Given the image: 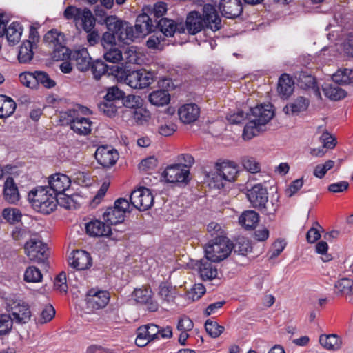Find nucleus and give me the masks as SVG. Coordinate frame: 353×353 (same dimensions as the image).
Segmentation results:
<instances>
[{
  "label": "nucleus",
  "mask_w": 353,
  "mask_h": 353,
  "mask_svg": "<svg viewBox=\"0 0 353 353\" xmlns=\"http://www.w3.org/2000/svg\"><path fill=\"white\" fill-rule=\"evenodd\" d=\"M190 170L186 165L177 163L168 165L163 176L169 183H187L189 181Z\"/></svg>",
  "instance_id": "obj_11"
},
{
  "label": "nucleus",
  "mask_w": 353,
  "mask_h": 353,
  "mask_svg": "<svg viewBox=\"0 0 353 353\" xmlns=\"http://www.w3.org/2000/svg\"><path fill=\"white\" fill-rule=\"evenodd\" d=\"M69 53L68 58L75 61L78 70L86 72L90 70L92 61H91L92 58L86 48H83L72 52L70 50Z\"/></svg>",
  "instance_id": "obj_22"
},
{
  "label": "nucleus",
  "mask_w": 353,
  "mask_h": 353,
  "mask_svg": "<svg viewBox=\"0 0 353 353\" xmlns=\"http://www.w3.org/2000/svg\"><path fill=\"white\" fill-rule=\"evenodd\" d=\"M13 320L11 315L6 314H0V336L9 333L12 327Z\"/></svg>",
  "instance_id": "obj_57"
},
{
  "label": "nucleus",
  "mask_w": 353,
  "mask_h": 353,
  "mask_svg": "<svg viewBox=\"0 0 353 353\" xmlns=\"http://www.w3.org/2000/svg\"><path fill=\"white\" fill-rule=\"evenodd\" d=\"M42 277L41 271L35 266L27 268L24 273V280L26 282L38 283L41 281Z\"/></svg>",
  "instance_id": "obj_52"
},
{
  "label": "nucleus",
  "mask_w": 353,
  "mask_h": 353,
  "mask_svg": "<svg viewBox=\"0 0 353 353\" xmlns=\"http://www.w3.org/2000/svg\"><path fill=\"white\" fill-rule=\"evenodd\" d=\"M36 88L41 84L47 89H51L56 86L55 81L52 79L48 74L44 71L36 70L34 72Z\"/></svg>",
  "instance_id": "obj_43"
},
{
  "label": "nucleus",
  "mask_w": 353,
  "mask_h": 353,
  "mask_svg": "<svg viewBox=\"0 0 353 353\" xmlns=\"http://www.w3.org/2000/svg\"><path fill=\"white\" fill-rule=\"evenodd\" d=\"M94 157L97 162L103 167L110 168L116 163L119 159V154L116 150L107 145H102L97 149Z\"/></svg>",
  "instance_id": "obj_17"
},
{
  "label": "nucleus",
  "mask_w": 353,
  "mask_h": 353,
  "mask_svg": "<svg viewBox=\"0 0 353 353\" xmlns=\"http://www.w3.org/2000/svg\"><path fill=\"white\" fill-rule=\"evenodd\" d=\"M130 201L134 208L139 211H145L152 206L154 196L150 189L141 187L132 192Z\"/></svg>",
  "instance_id": "obj_10"
},
{
  "label": "nucleus",
  "mask_w": 353,
  "mask_h": 353,
  "mask_svg": "<svg viewBox=\"0 0 353 353\" xmlns=\"http://www.w3.org/2000/svg\"><path fill=\"white\" fill-rule=\"evenodd\" d=\"M90 70L92 71L94 79L99 81L104 75H112L117 78L121 66L108 65L101 59H96L92 62Z\"/></svg>",
  "instance_id": "obj_16"
},
{
  "label": "nucleus",
  "mask_w": 353,
  "mask_h": 353,
  "mask_svg": "<svg viewBox=\"0 0 353 353\" xmlns=\"http://www.w3.org/2000/svg\"><path fill=\"white\" fill-rule=\"evenodd\" d=\"M334 165L335 162L332 160H328L324 164H319L314 170V175L319 179H322Z\"/></svg>",
  "instance_id": "obj_59"
},
{
  "label": "nucleus",
  "mask_w": 353,
  "mask_h": 353,
  "mask_svg": "<svg viewBox=\"0 0 353 353\" xmlns=\"http://www.w3.org/2000/svg\"><path fill=\"white\" fill-rule=\"evenodd\" d=\"M274 114L268 105H259L251 108L249 113L245 114L243 110H239L236 113L229 115L227 119L232 124H239L245 119H249V122L244 127L242 137L244 140H250L265 130V125L272 119Z\"/></svg>",
  "instance_id": "obj_1"
},
{
  "label": "nucleus",
  "mask_w": 353,
  "mask_h": 353,
  "mask_svg": "<svg viewBox=\"0 0 353 353\" xmlns=\"http://www.w3.org/2000/svg\"><path fill=\"white\" fill-rule=\"evenodd\" d=\"M232 249L235 253L244 256L252 252V248L248 240L242 238L238 239L235 244L232 243Z\"/></svg>",
  "instance_id": "obj_54"
},
{
  "label": "nucleus",
  "mask_w": 353,
  "mask_h": 353,
  "mask_svg": "<svg viewBox=\"0 0 353 353\" xmlns=\"http://www.w3.org/2000/svg\"><path fill=\"white\" fill-rule=\"evenodd\" d=\"M7 310L13 323L23 325L28 323L32 316L29 305L22 300H16L8 304Z\"/></svg>",
  "instance_id": "obj_9"
},
{
  "label": "nucleus",
  "mask_w": 353,
  "mask_h": 353,
  "mask_svg": "<svg viewBox=\"0 0 353 353\" xmlns=\"http://www.w3.org/2000/svg\"><path fill=\"white\" fill-rule=\"evenodd\" d=\"M3 196L10 204H17L20 199L18 187L12 176H8L4 182Z\"/></svg>",
  "instance_id": "obj_24"
},
{
  "label": "nucleus",
  "mask_w": 353,
  "mask_h": 353,
  "mask_svg": "<svg viewBox=\"0 0 353 353\" xmlns=\"http://www.w3.org/2000/svg\"><path fill=\"white\" fill-rule=\"evenodd\" d=\"M148 100L154 105L163 106L169 103L170 95L165 90H157L149 94Z\"/></svg>",
  "instance_id": "obj_37"
},
{
  "label": "nucleus",
  "mask_w": 353,
  "mask_h": 353,
  "mask_svg": "<svg viewBox=\"0 0 353 353\" xmlns=\"http://www.w3.org/2000/svg\"><path fill=\"white\" fill-rule=\"evenodd\" d=\"M157 159L151 156L141 161L139 163V169L143 171L152 170L157 166Z\"/></svg>",
  "instance_id": "obj_61"
},
{
  "label": "nucleus",
  "mask_w": 353,
  "mask_h": 353,
  "mask_svg": "<svg viewBox=\"0 0 353 353\" xmlns=\"http://www.w3.org/2000/svg\"><path fill=\"white\" fill-rule=\"evenodd\" d=\"M259 221V215L254 210L244 211L239 218V224L245 230L254 229Z\"/></svg>",
  "instance_id": "obj_30"
},
{
  "label": "nucleus",
  "mask_w": 353,
  "mask_h": 353,
  "mask_svg": "<svg viewBox=\"0 0 353 353\" xmlns=\"http://www.w3.org/2000/svg\"><path fill=\"white\" fill-rule=\"evenodd\" d=\"M103 53L104 59L110 63H117L122 61L123 55L121 50L117 46H110L105 48Z\"/></svg>",
  "instance_id": "obj_45"
},
{
  "label": "nucleus",
  "mask_w": 353,
  "mask_h": 353,
  "mask_svg": "<svg viewBox=\"0 0 353 353\" xmlns=\"http://www.w3.org/2000/svg\"><path fill=\"white\" fill-rule=\"evenodd\" d=\"M34 72H24L19 75L20 82L30 88H36Z\"/></svg>",
  "instance_id": "obj_63"
},
{
  "label": "nucleus",
  "mask_w": 353,
  "mask_h": 353,
  "mask_svg": "<svg viewBox=\"0 0 353 353\" xmlns=\"http://www.w3.org/2000/svg\"><path fill=\"white\" fill-rule=\"evenodd\" d=\"M129 111L133 119L138 125H143L148 121L151 117L150 111L143 106V103L134 110Z\"/></svg>",
  "instance_id": "obj_42"
},
{
  "label": "nucleus",
  "mask_w": 353,
  "mask_h": 353,
  "mask_svg": "<svg viewBox=\"0 0 353 353\" xmlns=\"http://www.w3.org/2000/svg\"><path fill=\"white\" fill-rule=\"evenodd\" d=\"M213 261L205 256L198 261L199 273L203 281H211L217 278L218 271L216 266L212 265Z\"/></svg>",
  "instance_id": "obj_25"
},
{
  "label": "nucleus",
  "mask_w": 353,
  "mask_h": 353,
  "mask_svg": "<svg viewBox=\"0 0 353 353\" xmlns=\"http://www.w3.org/2000/svg\"><path fill=\"white\" fill-rule=\"evenodd\" d=\"M279 208V204L277 202L268 201L265 204H263L262 207H259L258 209L261 212L268 217L270 221H274L275 217V213Z\"/></svg>",
  "instance_id": "obj_56"
},
{
  "label": "nucleus",
  "mask_w": 353,
  "mask_h": 353,
  "mask_svg": "<svg viewBox=\"0 0 353 353\" xmlns=\"http://www.w3.org/2000/svg\"><path fill=\"white\" fill-rule=\"evenodd\" d=\"M61 114V117L66 120V124L70 125V127L81 116L79 115V111H78L75 106L73 108L62 112Z\"/></svg>",
  "instance_id": "obj_58"
},
{
  "label": "nucleus",
  "mask_w": 353,
  "mask_h": 353,
  "mask_svg": "<svg viewBox=\"0 0 353 353\" xmlns=\"http://www.w3.org/2000/svg\"><path fill=\"white\" fill-rule=\"evenodd\" d=\"M22 28L19 22H12L6 30L5 35L10 45H16L21 39Z\"/></svg>",
  "instance_id": "obj_35"
},
{
  "label": "nucleus",
  "mask_w": 353,
  "mask_h": 353,
  "mask_svg": "<svg viewBox=\"0 0 353 353\" xmlns=\"http://www.w3.org/2000/svg\"><path fill=\"white\" fill-rule=\"evenodd\" d=\"M320 344L329 350H337L341 348L342 341L336 334L321 335Z\"/></svg>",
  "instance_id": "obj_39"
},
{
  "label": "nucleus",
  "mask_w": 353,
  "mask_h": 353,
  "mask_svg": "<svg viewBox=\"0 0 353 353\" xmlns=\"http://www.w3.org/2000/svg\"><path fill=\"white\" fill-rule=\"evenodd\" d=\"M110 301L109 293L107 291L90 290L86 294L85 302L88 308L98 310L106 306Z\"/></svg>",
  "instance_id": "obj_15"
},
{
  "label": "nucleus",
  "mask_w": 353,
  "mask_h": 353,
  "mask_svg": "<svg viewBox=\"0 0 353 353\" xmlns=\"http://www.w3.org/2000/svg\"><path fill=\"white\" fill-rule=\"evenodd\" d=\"M114 205H115L121 213L124 215L126 212H130L134 208L132 207L130 201H128L125 198H119L114 201Z\"/></svg>",
  "instance_id": "obj_62"
},
{
  "label": "nucleus",
  "mask_w": 353,
  "mask_h": 353,
  "mask_svg": "<svg viewBox=\"0 0 353 353\" xmlns=\"http://www.w3.org/2000/svg\"><path fill=\"white\" fill-rule=\"evenodd\" d=\"M124 93L125 92L117 86H112L108 88L104 99L120 105L121 101L123 97H124Z\"/></svg>",
  "instance_id": "obj_51"
},
{
  "label": "nucleus",
  "mask_w": 353,
  "mask_h": 353,
  "mask_svg": "<svg viewBox=\"0 0 353 353\" xmlns=\"http://www.w3.org/2000/svg\"><path fill=\"white\" fill-rule=\"evenodd\" d=\"M338 84L334 83H325L322 85V90L325 96L332 101H339L347 96V92L341 88Z\"/></svg>",
  "instance_id": "obj_29"
},
{
  "label": "nucleus",
  "mask_w": 353,
  "mask_h": 353,
  "mask_svg": "<svg viewBox=\"0 0 353 353\" xmlns=\"http://www.w3.org/2000/svg\"><path fill=\"white\" fill-rule=\"evenodd\" d=\"M53 192H50L48 186L37 187L28 194V200L38 212L49 214L57 208V199Z\"/></svg>",
  "instance_id": "obj_4"
},
{
  "label": "nucleus",
  "mask_w": 353,
  "mask_h": 353,
  "mask_svg": "<svg viewBox=\"0 0 353 353\" xmlns=\"http://www.w3.org/2000/svg\"><path fill=\"white\" fill-rule=\"evenodd\" d=\"M17 104L14 101L7 96V100H4L3 108L0 110V118L6 119L10 117L15 111Z\"/></svg>",
  "instance_id": "obj_53"
},
{
  "label": "nucleus",
  "mask_w": 353,
  "mask_h": 353,
  "mask_svg": "<svg viewBox=\"0 0 353 353\" xmlns=\"http://www.w3.org/2000/svg\"><path fill=\"white\" fill-rule=\"evenodd\" d=\"M247 198L251 205L258 209L268 201V192L266 187L261 183H257L247 190Z\"/></svg>",
  "instance_id": "obj_13"
},
{
  "label": "nucleus",
  "mask_w": 353,
  "mask_h": 353,
  "mask_svg": "<svg viewBox=\"0 0 353 353\" xmlns=\"http://www.w3.org/2000/svg\"><path fill=\"white\" fill-rule=\"evenodd\" d=\"M106 28L112 32L119 41L127 43L128 40L133 41L134 38L148 34L152 32V21L147 14H139L134 25L135 30L132 26L115 15H110L105 21Z\"/></svg>",
  "instance_id": "obj_2"
},
{
  "label": "nucleus",
  "mask_w": 353,
  "mask_h": 353,
  "mask_svg": "<svg viewBox=\"0 0 353 353\" xmlns=\"http://www.w3.org/2000/svg\"><path fill=\"white\" fill-rule=\"evenodd\" d=\"M166 36L161 32H155L151 35L146 41V46L148 48L152 50H163L165 46L169 45V42L165 38Z\"/></svg>",
  "instance_id": "obj_34"
},
{
  "label": "nucleus",
  "mask_w": 353,
  "mask_h": 353,
  "mask_svg": "<svg viewBox=\"0 0 353 353\" xmlns=\"http://www.w3.org/2000/svg\"><path fill=\"white\" fill-rule=\"evenodd\" d=\"M167 11V5L164 2H158L154 5L152 10L150 13L153 16V18L148 14V16L152 19V24L156 25L155 21L157 22L159 18L162 19L163 15Z\"/></svg>",
  "instance_id": "obj_55"
},
{
  "label": "nucleus",
  "mask_w": 353,
  "mask_h": 353,
  "mask_svg": "<svg viewBox=\"0 0 353 353\" xmlns=\"http://www.w3.org/2000/svg\"><path fill=\"white\" fill-rule=\"evenodd\" d=\"M297 85L301 88L307 90L314 87L316 83V79L307 71H300L294 74Z\"/></svg>",
  "instance_id": "obj_38"
},
{
  "label": "nucleus",
  "mask_w": 353,
  "mask_h": 353,
  "mask_svg": "<svg viewBox=\"0 0 353 353\" xmlns=\"http://www.w3.org/2000/svg\"><path fill=\"white\" fill-rule=\"evenodd\" d=\"M232 250V243L225 236H217L210 240L205 247V256L214 263L226 259Z\"/></svg>",
  "instance_id": "obj_6"
},
{
  "label": "nucleus",
  "mask_w": 353,
  "mask_h": 353,
  "mask_svg": "<svg viewBox=\"0 0 353 353\" xmlns=\"http://www.w3.org/2000/svg\"><path fill=\"white\" fill-rule=\"evenodd\" d=\"M185 27L190 34H196L202 30L210 29L213 32L219 30L221 27V19L218 15L216 8L206 3L203 8V14L197 11L190 12L187 16Z\"/></svg>",
  "instance_id": "obj_3"
},
{
  "label": "nucleus",
  "mask_w": 353,
  "mask_h": 353,
  "mask_svg": "<svg viewBox=\"0 0 353 353\" xmlns=\"http://www.w3.org/2000/svg\"><path fill=\"white\" fill-rule=\"evenodd\" d=\"M48 189L56 196L62 195L70 186V179L64 174L56 173L48 179Z\"/></svg>",
  "instance_id": "obj_19"
},
{
  "label": "nucleus",
  "mask_w": 353,
  "mask_h": 353,
  "mask_svg": "<svg viewBox=\"0 0 353 353\" xmlns=\"http://www.w3.org/2000/svg\"><path fill=\"white\" fill-rule=\"evenodd\" d=\"M332 83L338 85H347L353 81V70L347 68L339 70L332 76Z\"/></svg>",
  "instance_id": "obj_41"
},
{
  "label": "nucleus",
  "mask_w": 353,
  "mask_h": 353,
  "mask_svg": "<svg viewBox=\"0 0 353 353\" xmlns=\"http://www.w3.org/2000/svg\"><path fill=\"white\" fill-rule=\"evenodd\" d=\"M24 250L30 261L46 265L49 256L46 243L38 239H31L26 243Z\"/></svg>",
  "instance_id": "obj_7"
},
{
  "label": "nucleus",
  "mask_w": 353,
  "mask_h": 353,
  "mask_svg": "<svg viewBox=\"0 0 353 353\" xmlns=\"http://www.w3.org/2000/svg\"><path fill=\"white\" fill-rule=\"evenodd\" d=\"M159 294L161 298L167 302H172L175 298L176 289L167 283H161L159 285Z\"/></svg>",
  "instance_id": "obj_46"
},
{
  "label": "nucleus",
  "mask_w": 353,
  "mask_h": 353,
  "mask_svg": "<svg viewBox=\"0 0 353 353\" xmlns=\"http://www.w3.org/2000/svg\"><path fill=\"white\" fill-rule=\"evenodd\" d=\"M68 263L70 266L77 270H85L92 266V259L89 252L82 250H77L70 254Z\"/></svg>",
  "instance_id": "obj_14"
},
{
  "label": "nucleus",
  "mask_w": 353,
  "mask_h": 353,
  "mask_svg": "<svg viewBox=\"0 0 353 353\" xmlns=\"http://www.w3.org/2000/svg\"><path fill=\"white\" fill-rule=\"evenodd\" d=\"M310 101L304 97H299L292 102L288 103L283 107V111L286 114L292 116L298 115L305 111L309 106Z\"/></svg>",
  "instance_id": "obj_27"
},
{
  "label": "nucleus",
  "mask_w": 353,
  "mask_h": 353,
  "mask_svg": "<svg viewBox=\"0 0 353 353\" xmlns=\"http://www.w3.org/2000/svg\"><path fill=\"white\" fill-rule=\"evenodd\" d=\"M33 45L30 40H26L21 43L17 58L20 63H28L33 59Z\"/></svg>",
  "instance_id": "obj_36"
},
{
  "label": "nucleus",
  "mask_w": 353,
  "mask_h": 353,
  "mask_svg": "<svg viewBox=\"0 0 353 353\" xmlns=\"http://www.w3.org/2000/svg\"><path fill=\"white\" fill-rule=\"evenodd\" d=\"M142 103L143 100L140 97L133 94H128V96H125V94L124 93V97H123L121 101L120 105L121 107L124 106L129 108L130 110H134Z\"/></svg>",
  "instance_id": "obj_48"
},
{
  "label": "nucleus",
  "mask_w": 353,
  "mask_h": 353,
  "mask_svg": "<svg viewBox=\"0 0 353 353\" xmlns=\"http://www.w3.org/2000/svg\"><path fill=\"white\" fill-rule=\"evenodd\" d=\"M81 21L82 29L85 32H90L94 30L96 24V19L91 10L88 8H83L78 18V22Z\"/></svg>",
  "instance_id": "obj_32"
},
{
  "label": "nucleus",
  "mask_w": 353,
  "mask_h": 353,
  "mask_svg": "<svg viewBox=\"0 0 353 353\" xmlns=\"http://www.w3.org/2000/svg\"><path fill=\"white\" fill-rule=\"evenodd\" d=\"M156 25L153 24L152 32L156 29H159L167 37H173L176 32L181 34L185 32V27L182 23L177 24L174 20L168 18L160 19L159 21H156Z\"/></svg>",
  "instance_id": "obj_18"
},
{
  "label": "nucleus",
  "mask_w": 353,
  "mask_h": 353,
  "mask_svg": "<svg viewBox=\"0 0 353 353\" xmlns=\"http://www.w3.org/2000/svg\"><path fill=\"white\" fill-rule=\"evenodd\" d=\"M92 122L88 118L81 116L71 126L70 128L77 134L81 135L89 134L91 132Z\"/></svg>",
  "instance_id": "obj_40"
},
{
  "label": "nucleus",
  "mask_w": 353,
  "mask_h": 353,
  "mask_svg": "<svg viewBox=\"0 0 353 353\" xmlns=\"http://www.w3.org/2000/svg\"><path fill=\"white\" fill-rule=\"evenodd\" d=\"M117 79L124 81L127 85L132 88L142 89L153 83L154 74L145 69L131 70H128L125 67L121 66Z\"/></svg>",
  "instance_id": "obj_5"
},
{
  "label": "nucleus",
  "mask_w": 353,
  "mask_h": 353,
  "mask_svg": "<svg viewBox=\"0 0 353 353\" xmlns=\"http://www.w3.org/2000/svg\"><path fill=\"white\" fill-rule=\"evenodd\" d=\"M2 216L8 223L14 224L21 221L22 214L19 209L7 208L3 210Z\"/></svg>",
  "instance_id": "obj_49"
},
{
  "label": "nucleus",
  "mask_w": 353,
  "mask_h": 353,
  "mask_svg": "<svg viewBox=\"0 0 353 353\" xmlns=\"http://www.w3.org/2000/svg\"><path fill=\"white\" fill-rule=\"evenodd\" d=\"M206 332L212 338L219 337L225 330V327L219 325L216 321L208 319L205 323Z\"/></svg>",
  "instance_id": "obj_47"
},
{
  "label": "nucleus",
  "mask_w": 353,
  "mask_h": 353,
  "mask_svg": "<svg viewBox=\"0 0 353 353\" xmlns=\"http://www.w3.org/2000/svg\"><path fill=\"white\" fill-rule=\"evenodd\" d=\"M180 120L184 123H191L197 120L200 114V108L195 103L182 105L178 110Z\"/></svg>",
  "instance_id": "obj_26"
},
{
  "label": "nucleus",
  "mask_w": 353,
  "mask_h": 353,
  "mask_svg": "<svg viewBox=\"0 0 353 353\" xmlns=\"http://www.w3.org/2000/svg\"><path fill=\"white\" fill-rule=\"evenodd\" d=\"M64 35L56 29L48 31L43 37V41L54 45V57L61 60L68 59L70 49L63 44Z\"/></svg>",
  "instance_id": "obj_8"
},
{
  "label": "nucleus",
  "mask_w": 353,
  "mask_h": 353,
  "mask_svg": "<svg viewBox=\"0 0 353 353\" xmlns=\"http://www.w3.org/2000/svg\"><path fill=\"white\" fill-rule=\"evenodd\" d=\"M216 171L213 174L212 179L214 182L220 181L221 185L224 186L223 181H234L237 175L236 168L231 165L230 163L223 162L222 163H216L215 165Z\"/></svg>",
  "instance_id": "obj_12"
},
{
  "label": "nucleus",
  "mask_w": 353,
  "mask_h": 353,
  "mask_svg": "<svg viewBox=\"0 0 353 353\" xmlns=\"http://www.w3.org/2000/svg\"><path fill=\"white\" fill-rule=\"evenodd\" d=\"M85 230L90 236H110L112 234L110 225L108 223L97 219L87 223Z\"/></svg>",
  "instance_id": "obj_23"
},
{
  "label": "nucleus",
  "mask_w": 353,
  "mask_h": 353,
  "mask_svg": "<svg viewBox=\"0 0 353 353\" xmlns=\"http://www.w3.org/2000/svg\"><path fill=\"white\" fill-rule=\"evenodd\" d=\"M55 315V310L51 305H47L41 312L39 322L41 324L50 321Z\"/></svg>",
  "instance_id": "obj_64"
},
{
  "label": "nucleus",
  "mask_w": 353,
  "mask_h": 353,
  "mask_svg": "<svg viewBox=\"0 0 353 353\" xmlns=\"http://www.w3.org/2000/svg\"><path fill=\"white\" fill-rule=\"evenodd\" d=\"M83 8H77L74 6H68L64 12L63 16L68 20L73 19L75 22H78V18L81 13Z\"/></svg>",
  "instance_id": "obj_60"
},
{
  "label": "nucleus",
  "mask_w": 353,
  "mask_h": 353,
  "mask_svg": "<svg viewBox=\"0 0 353 353\" xmlns=\"http://www.w3.org/2000/svg\"><path fill=\"white\" fill-rule=\"evenodd\" d=\"M294 82L289 74L284 73L281 75L278 81L277 90L281 98L287 99L292 94Z\"/></svg>",
  "instance_id": "obj_28"
},
{
  "label": "nucleus",
  "mask_w": 353,
  "mask_h": 353,
  "mask_svg": "<svg viewBox=\"0 0 353 353\" xmlns=\"http://www.w3.org/2000/svg\"><path fill=\"white\" fill-rule=\"evenodd\" d=\"M219 9L223 16L228 19H235L243 12L241 0H221Z\"/></svg>",
  "instance_id": "obj_21"
},
{
  "label": "nucleus",
  "mask_w": 353,
  "mask_h": 353,
  "mask_svg": "<svg viewBox=\"0 0 353 353\" xmlns=\"http://www.w3.org/2000/svg\"><path fill=\"white\" fill-rule=\"evenodd\" d=\"M98 108L99 111L104 115L112 118L116 116L118 108H121V105L110 101V100H105V99L103 98V101L98 105Z\"/></svg>",
  "instance_id": "obj_44"
},
{
  "label": "nucleus",
  "mask_w": 353,
  "mask_h": 353,
  "mask_svg": "<svg viewBox=\"0 0 353 353\" xmlns=\"http://www.w3.org/2000/svg\"><path fill=\"white\" fill-rule=\"evenodd\" d=\"M241 163L243 168L250 173H257L261 170L260 163L252 157H243Z\"/></svg>",
  "instance_id": "obj_50"
},
{
  "label": "nucleus",
  "mask_w": 353,
  "mask_h": 353,
  "mask_svg": "<svg viewBox=\"0 0 353 353\" xmlns=\"http://www.w3.org/2000/svg\"><path fill=\"white\" fill-rule=\"evenodd\" d=\"M115 205L109 207L103 214V221L110 225H117L124 221L125 215Z\"/></svg>",
  "instance_id": "obj_33"
},
{
  "label": "nucleus",
  "mask_w": 353,
  "mask_h": 353,
  "mask_svg": "<svg viewBox=\"0 0 353 353\" xmlns=\"http://www.w3.org/2000/svg\"><path fill=\"white\" fill-rule=\"evenodd\" d=\"M132 296L137 303L147 305V309L150 312L158 310L159 305L152 300V292L150 288L143 286L141 288H136Z\"/></svg>",
  "instance_id": "obj_20"
},
{
  "label": "nucleus",
  "mask_w": 353,
  "mask_h": 353,
  "mask_svg": "<svg viewBox=\"0 0 353 353\" xmlns=\"http://www.w3.org/2000/svg\"><path fill=\"white\" fill-rule=\"evenodd\" d=\"M334 294L338 296H350L353 294V280L341 278L334 283Z\"/></svg>",
  "instance_id": "obj_31"
}]
</instances>
